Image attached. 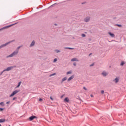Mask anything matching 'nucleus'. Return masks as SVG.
<instances>
[{
  "instance_id": "obj_1",
  "label": "nucleus",
  "mask_w": 126,
  "mask_h": 126,
  "mask_svg": "<svg viewBox=\"0 0 126 126\" xmlns=\"http://www.w3.org/2000/svg\"><path fill=\"white\" fill-rule=\"evenodd\" d=\"M18 54V51H16L13 52L11 55L7 56V58H12L14 56H16Z\"/></svg>"
},
{
  "instance_id": "obj_2",
  "label": "nucleus",
  "mask_w": 126,
  "mask_h": 126,
  "mask_svg": "<svg viewBox=\"0 0 126 126\" xmlns=\"http://www.w3.org/2000/svg\"><path fill=\"white\" fill-rule=\"evenodd\" d=\"M13 66H10V67H8L6 69H4L1 73V74H2V73H3V72H4V71H9V70H11V69H12V68H13Z\"/></svg>"
},
{
  "instance_id": "obj_3",
  "label": "nucleus",
  "mask_w": 126,
  "mask_h": 126,
  "mask_svg": "<svg viewBox=\"0 0 126 126\" xmlns=\"http://www.w3.org/2000/svg\"><path fill=\"white\" fill-rule=\"evenodd\" d=\"M19 90H15L10 95V97H13V96H14V95L17 94L18 92H19Z\"/></svg>"
},
{
  "instance_id": "obj_4",
  "label": "nucleus",
  "mask_w": 126,
  "mask_h": 126,
  "mask_svg": "<svg viewBox=\"0 0 126 126\" xmlns=\"http://www.w3.org/2000/svg\"><path fill=\"white\" fill-rule=\"evenodd\" d=\"M120 81V78L117 77L114 80H113V82H115V83H118Z\"/></svg>"
},
{
  "instance_id": "obj_5",
  "label": "nucleus",
  "mask_w": 126,
  "mask_h": 126,
  "mask_svg": "<svg viewBox=\"0 0 126 126\" xmlns=\"http://www.w3.org/2000/svg\"><path fill=\"white\" fill-rule=\"evenodd\" d=\"M11 42H7L5 44H2L0 46V49H1V48H3V47H5V46L8 45V44L10 43Z\"/></svg>"
},
{
  "instance_id": "obj_6",
  "label": "nucleus",
  "mask_w": 126,
  "mask_h": 126,
  "mask_svg": "<svg viewBox=\"0 0 126 126\" xmlns=\"http://www.w3.org/2000/svg\"><path fill=\"white\" fill-rule=\"evenodd\" d=\"M37 117H36V116H31L29 118V120L30 121H33V120H34V119H36Z\"/></svg>"
},
{
  "instance_id": "obj_7",
  "label": "nucleus",
  "mask_w": 126,
  "mask_h": 126,
  "mask_svg": "<svg viewBox=\"0 0 126 126\" xmlns=\"http://www.w3.org/2000/svg\"><path fill=\"white\" fill-rule=\"evenodd\" d=\"M101 74L103 75V76H107V74H108V73L106 71H103Z\"/></svg>"
},
{
  "instance_id": "obj_8",
  "label": "nucleus",
  "mask_w": 126,
  "mask_h": 126,
  "mask_svg": "<svg viewBox=\"0 0 126 126\" xmlns=\"http://www.w3.org/2000/svg\"><path fill=\"white\" fill-rule=\"evenodd\" d=\"M85 22H88L90 20V17H87L86 18L84 19Z\"/></svg>"
},
{
  "instance_id": "obj_9",
  "label": "nucleus",
  "mask_w": 126,
  "mask_h": 126,
  "mask_svg": "<svg viewBox=\"0 0 126 126\" xmlns=\"http://www.w3.org/2000/svg\"><path fill=\"white\" fill-rule=\"evenodd\" d=\"M71 62H79L77 58H73L71 60Z\"/></svg>"
},
{
  "instance_id": "obj_10",
  "label": "nucleus",
  "mask_w": 126,
  "mask_h": 126,
  "mask_svg": "<svg viewBox=\"0 0 126 126\" xmlns=\"http://www.w3.org/2000/svg\"><path fill=\"white\" fill-rule=\"evenodd\" d=\"M12 25H10L9 26H7V27H5L0 29V31H1V30H3V29H6V28H8L10 27L11 26H12Z\"/></svg>"
},
{
  "instance_id": "obj_11",
  "label": "nucleus",
  "mask_w": 126,
  "mask_h": 126,
  "mask_svg": "<svg viewBox=\"0 0 126 126\" xmlns=\"http://www.w3.org/2000/svg\"><path fill=\"white\" fill-rule=\"evenodd\" d=\"M73 78H74V75H72L71 77H70L68 79L67 81H70V80H71V79H73Z\"/></svg>"
},
{
  "instance_id": "obj_12",
  "label": "nucleus",
  "mask_w": 126,
  "mask_h": 126,
  "mask_svg": "<svg viewBox=\"0 0 126 126\" xmlns=\"http://www.w3.org/2000/svg\"><path fill=\"white\" fill-rule=\"evenodd\" d=\"M108 34L112 37V38H114L115 37V34L114 33H111V32H109Z\"/></svg>"
},
{
  "instance_id": "obj_13",
  "label": "nucleus",
  "mask_w": 126,
  "mask_h": 126,
  "mask_svg": "<svg viewBox=\"0 0 126 126\" xmlns=\"http://www.w3.org/2000/svg\"><path fill=\"white\" fill-rule=\"evenodd\" d=\"M69 101V99L67 97H65L64 99V102H67L68 103Z\"/></svg>"
},
{
  "instance_id": "obj_14",
  "label": "nucleus",
  "mask_w": 126,
  "mask_h": 126,
  "mask_svg": "<svg viewBox=\"0 0 126 126\" xmlns=\"http://www.w3.org/2000/svg\"><path fill=\"white\" fill-rule=\"evenodd\" d=\"M34 45H35V41H33L30 45V47H33Z\"/></svg>"
},
{
  "instance_id": "obj_15",
  "label": "nucleus",
  "mask_w": 126,
  "mask_h": 126,
  "mask_svg": "<svg viewBox=\"0 0 126 126\" xmlns=\"http://www.w3.org/2000/svg\"><path fill=\"white\" fill-rule=\"evenodd\" d=\"M67 79V77H65L62 79V82H63V81H65Z\"/></svg>"
},
{
  "instance_id": "obj_16",
  "label": "nucleus",
  "mask_w": 126,
  "mask_h": 126,
  "mask_svg": "<svg viewBox=\"0 0 126 126\" xmlns=\"http://www.w3.org/2000/svg\"><path fill=\"white\" fill-rule=\"evenodd\" d=\"M5 122V120L4 119H0V123H4Z\"/></svg>"
},
{
  "instance_id": "obj_17",
  "label": "nucleus",
  "mask_w": 126,
  "mask_h": 126,
  "mask_svg": "<svg viewBox=\"0 0 126 126\" xmlns=\"http://www.w3.org/2000/svg\"><path fill=\"white\" fill-rule=\"evenodd\" d=\"M20 85H21V82H19L18 86L16 87V88H19L20 87Z\"/></svg>"
},
{
  "instance_id": "obj_18",
  "label": "nucleus",
  "mask_w": 126,
  "mask_h": 126,
  "mask_svg": "<svg viewBox=\"0 0 126 126\" xmlns=\"http://www.w3.org/2000/svg\"><path fill=\"white\" fill-rule=\"evenodd\" d=\"M21 47H22V46H19L17 48V50L16 51H19V49H20V48H21Z\"/></svg>"
},
{
  "instance_id": "obj_19",
  "label": "nucleus",
  "mask_w": 126,
  "mask_h": 126,
  "mask_svg": "<svg viewBox=\"0 0 126 126\" xmlns=\"http://www.w3.org/2000/svg\"><path fill=\"white\" fill-rule=\"evenodd\" d=\"M65 49H68L69 50H73V48L66 47Z\"/></svg>"
},
{
  "instance_id": "obj_20",
  "label": "nucleus",
  "mask_w": 126,
  "mask_h": 126,
  "mask_svg": "<svg viewBox=\"0 0 126 126\" xmlns=\"http://www.w3.org/2000/svg\"><path fill=\"white\" fill-rule=\"evenodd\" d=\"M54 75H56V73H54L53 74H50L49 76L51 77V76H54Z\"/></svg>"
},
{
  "instance_id": "obj_21",
  "label": "nucleus",
  "mask_w": 126,
  "mask_h": 126,
  "mask_svg": "<svg viewBox=\"0 0 126 126\" xmlns=\"http://www.w3.org/2000/svg\"><path fill=\"white\" fill-rule=\"evenodd\" d=\"M71 74V71H69L66 73V74Z\"/></svg>"
},
{
  "instance_id": "obj_22",
  "label": "nucleus",
  "mask_w": 126,
  "mask_h": 126,
  "mask_svg": "<svg viewBox=\"0 0 126 126\" xmlns=\"http://www.w3.org/2000/svg\"><path fill=\"white\" fill-rule=\"evenodd\" d=\"M0 105H1V106H4V104H3V102H0Z\"/></svg>"
},
{
  "instance_id": "obj_23",
  "label": "nucleus",
  "mask_w": 126,
  "mask_h": 126,
  "mask_svg": "<svg viewBox=\"0 0 126 126\" xmlns=\"http://www.w3.org/2000/svg\"><path fill=\"white\" fill-rule=\"evenodd\" d=\"M124 64H125V63L124 62H122L121 65H124Z\"/></svg>"
},
{
  "instance_id": "obj_24",
  "label": "nucleus",
  "mask_w": 126,
  "mask_h": 126,
  "mask_svg": "<svg viewBox=\"0 0 126 126\" xmlns=\"http://www.w3.org/2000/svg\"><path fill=\"white\" fill-rule=\"evenodd\" d=\"M57 61H58V59H57V58H55V59L54 60V63H56V62H57Z\"/></svg>"
},
{
  "instance_id": "obj_25",
  "label": "nucleus",
  "mask_w": 126,
  "mask_h": 126,
  "mask_svg": "<svg viewBox=\"0 0 126 126\" xmlns=\"http://www.w3.org/2000/svg\"><path fill=\"white\" fill-rule=\"evenodd\" d=\"M86 35L84 33L82 34V37H85Z\"/></svg>"
},
{
  "instance_id": "obj_26",
  "label": "nucleus",
  "mask_w": 126,
  "mask_h": 126,
  "mask_svg": "<svg viewBox=\"0 0 126 126\" xmlns=\"http://www.w3.org/2000/svg\"><path fill=\"white\" fill-rule=\"evenodd\" d=\"M39 102H42V101H43V99H42V98H39Z\"/></svg>"
},
{
  "instance_id": "obj_27",
  "label": "nucleus",
  "mask_w": 126,
  "mask_h": 126,
  "mask_svg": "<svg viewBox=\"0 0 126 126\" xmlns=\"http://www.w3.org/2000/svg\"><path fill=\"white\" fill-rule=\"evenodd\" d=\"M16 99H17V97H13V100H16Z\"/></svg>"
},
{
  "instance_id": "obj_28",
  "label": "nucleus",
  "mask_w": 126,
  "mask_h": 126,
  "mask_svg": "<svg viewBox=\"0 0 126 126\" xmlns=\"http://www.w3.org/2000/svg\"><path fill=\"white\" fill-rule=\"evenodd\" d=\"M118 27H122V25H117Z\"/></svg>"
},
{
  "instance_id": "obj_29",
  "label": "nucleus",
  "mask_w": 126,
  "mask_h": 126,
  "mask_svg": "<svg viewBox=\"0 0 126 126\" xmlns=\"http://www.w3.org/2000/svg\"><path fill=\"white\" fill-rule=\"evenodd\" d=\"M101 94H104V91L102 90V91H101Z\"/></svg>"
},
{
  "instance_id": "obj_30",
  "label": "nucleus",
  "mask_w": 126,
  "mask_h": 126,
  "mask_svg": "<svg viewBox=\"0 0 126 126\" xmlns=\"http://www.w3.org/2000/svg\"><path fill=\"white\" fill-rule=\"evenodd\" d=\"M93 65H94V63H92V64H91L90 65V66H93Z\"/></svg>"
},
{
  "instance_id": "obj_31",
  "label": "nucleus",
  "mask_w": 126,
  "mask_h": 126,
  "mask_svg": "<svg viewBox=\"0 0 126 126\" xmlns=\"http://www.w3.org/2000/svg\"><path fill=\"white\" fill-rule=\"evenodd\" d=\"M83 89H84L85 90H87V89L85 87H83Z\"/></svg>"
},
{
  "instance_id": "obj_32",
  "label": "nucleus",
  "mask_w": 126,
  "mask_h": 126,
  "mask_svg": "<svg viewBox=\"0 0 126 126\" xmlns=\"http://www.w3.org/2000/svg\"><path fill=\"white\" fill-rule=\"evenodd\" d=\"M73 65H74V66H76V63H73Z\"/></svg>"
},
{
  "instance_id": "obj_33",
  "label": "nucleus",
  "mask_w": 126,
  "mask_h": 126,
  "mask_svg": "<svg viewBox=\"0 0 126 126\" xmlns=\"http://www.w3.org/2000/svg\"><path fill=\"white\" fill-rule=\"evenodd\" d=\"M9 103H10V101H7V102H6V104H7V105H8V104H9Z\"/></svg>"
},
{
  "instance_id": "obj_34",
  "label": "nucleus",
  "mask_w": 126,
  "mask_h": 126,
  "mask_svg": "<svg viewBox=\"0 0 126 126\" xmlns=\"http://www.w3.org/2000/svg\"><path fill=\"white\" fill-rule=\"evenodd\" d=\"M56 52L60 53V50H56Z\"/></svg>"
},
{
  "instance_id": "obj_35",
  "label": "nucleus",
  "mask_w": 126,
  "mask_h": 126,
  "mask_svg": "<svg viewBox=\"0 0 126 126\" xmlns=\"http://www.w3.org/2000/svg\"><path fill=\"white\" fill-rule=\"evenodd\" d=\"M50 99L51 100H54V99L53 98V97H52V96H50Z\"/></svg>"
},
{
  "instance_id": "obj_36",
  "label": "nucleus",
  "mask_w": 126,
  "mask_h": 126,
  "mask_svg": "<svg viewBox=\"0 0 126 126\" xmlns=\"http://www.w3.org/2000/svg\"><path fill=\"white\" fill-rule=\"evenodd\" d=\"M0 111H3V108H0Z\"/></svg>"
},
{
  "instance_id": "obj_37",
  "label": "nucleus",
  "mask_w": 126,
  "mask_h": 126,
  "mask_svg": "<svg viewBox=\"0 0 126 126\" xmlns=\"http://www.w3.org/2000/svg\"><path fill=\"white\" fill-rule=\"evenodd\" d=\"M91 97H93V94H91Z\"/></svg>"
},
{
  "instance_id": "obj_38",
  "label": "nucleus",
  "mask_w": 126,
  "mask_h": 126,
  "mask_svg": "<svg viewBox=\"0 0 126 126\" xmlns=\"http://www.w3.org/2000/svg\"><path fill=\"white\" fill-rule=\"evenodd\" d=\"M90 56H91V54H90Z\"/></svg>"
},
{
  "instance_id": "obj_39",
  "label": "nucleus",
  "mask_w": 126,
  "mask_h": 126,
  "mask_svg": "<svg viewBox=\"0 0 126 126\" xmlns=\"http://www.w3.org/2000/svg\"><path fill=\"white\" fill-rule=\"evenodd\" d=\"M0 126H1V125L0 124Z\"/></svg>"
},
{
  "instance_id": "obj_40",
  "label": "nucleus",
  "mask_w": 126,
  "mask_h": 126,
  "mask_svg": "<svg viewBox=\"0 0 126 126\" xmlns=\"http://www.w3.org/2000/svg\"><path fill=\"white\" fill-rule=\"evenodd\" d=\"M9 126H10V125H9Z\"/></svg>"
}]
</instances>
